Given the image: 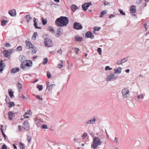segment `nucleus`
<instances>
[{
	"label": "nucleus",
	"instance_id": "6e6552de",
	"mask_svg": "<svg viewBox=\"0 0 149 149\" xmlns=\"http://www.w3.org/2000/svg\"><path fill=\"white\" fill-rule=\"evenodd\" d=\"M49 41L47 40V42L45 43V40L44 41V44L45 45L48 47H52L53 45V42L52 40L50 39H49Z\"/></svg>",
	"mask_w": 149,
	"mask_h": 149
},
{
	"label": "nucleus",
	"instance_id": "e433bc0d",
	"mask_svg": "<svg viewBox=\"0 0 149 149\" xmlns=\"http://www.w3.org/2000/svg\"><path fill=\"white\" fill-rule=\"evenodd\" d=\"M37 88L40 91H41L42 89L43 86L42 85H38L37 86Z\"/></svg>",
	"mask_w": 149,
	"mask_h": 149
},
{
	"label": "nucleus",
	"instance_id": "13d9d810",
	"mask_svg": "<svg viewBox=\"0 0 149 149\" xmlns=\"http://www.w3.org/2000/svg\"><path fill=\"white\" fill-rule=\"evenodd\" d=\"M119 11L120 12V14H121V15H125V13L122 10H120V9H119Z\"/></svg>",
	"mask_w": 149,
	"mask_h": 149
},
{
	"label": "nucleus",
	"instance_id": "412c9836",
	"mask_svg": "<svg viewBox=\"0 0 149 149\" xmlns=\"http://www.w3.org/2000/svg\"><path fill=\"white\" fill-rule=\"evenodd\" d=\"M19 60L21 62H23L26 61L25 57L23 55H21L19 57Z\"/></svg>",
	"mask_w": 149,
	"mask_h": 149
},
{
	"label": "nucleus",
	"instance_id": "bb28decb",
	"mask_svg": "<svg viewBox=\"0 0 149 149\" xmlns=\"http://www.w3.org/2000/svg\"><path fill=\"white\" fill-rule=\"evenodd\" d=\"M70 7L72 11H74V10H76L77 9H78V8L76 5L74 4L71 6Z\"/></svg>",
	"mask_w": 149,
	"mask_h": 149
},
{
	"label": "nucleus",
	"instance_id": "49530a36",
	"mask_svg": "<svg viewBox=\"0 0 149 149\" xmlns=\"http://www.w3.org/2000/svg\"><path fill=\"white\" fill-rule=\"evenodd\" d=\"M101 29L100 27L96 26L94 28V30L95 31H99Z\"/></svg>",
	"mask_w": 149,
	"mask_h": 149
},
{
	"label": "nucleus",
	"instance_id": "bf43d9fd",
	"mask_svg": "<svg viewBox=\"0 0 149 149\" xmlns=\"http://www.w3.org/2000/svg\"><path fill=\"white\" fill-rule=\"evenodd\" d=\"M74 51L75 54H77L78 52L79 51V49L78 48L75 47L74 48Z\"/></svg>",
	"mask_w": 149,
	"mask_h": 149
},
{
	"label": "nucleus",
	"instance_id": "a19ab883",
	"mask_svg": "<svg viewBox=\"0 0 149 149\" xmlns=\"http://www.w3.org/2000/svg\"><path fill=\"white\" fill-rule=\"evenodd\" d=\"M46 83V85H47V88L49 87H50L52 86H55V84H52L50 85H49V82L48 81H47Z\"/></svg>",
	"mask_w": 149,
	"mask_h": 149
},
{
	"label": "nucleus",
	"instance_id": "5701e85b",
	"mask_svg": "<svg viewBox=\"0 0 149 149\" xmlns=\"http://www.w3.org/2000/svg\"><path fill=\"white\" fill-rule=\"evenodd\" d=\"M75 40L77 41L81 42L83 40V39L81 37H79L76 36L75 37Z\"/></svg>",
	"mask_w": 149,
	"mask_h": 149
},
{
	"label": "nucleus",
	"instance_id": "473e14b6",
	"mask_svg": "<svg viewBox=\"0 0 149 149\" xmlns=\"http://www.w3.org/2000/svg\"><path fill=\"white\" fill-rule=\"evenodd\" d=\"M48 30L50 31L52 33H55V31L54 29L51 26H49L48 27Z\"/></svg>",
	"mask_w": 149,
	"mask_h": 149
},
{
	"label": "nucleus",
	"instance_id": "6ab92c4d",
	"mask_svg": "<svg viewBox=\"0 0 149 149\" xmlns=\"http://www.w3.org/2000/svg\"><path fill=\"white\" fill-rule=\"evenodd\" d=\"M122 71V68L121 67H118L116 69H114V73L119 74L121 73Z\"/></svg>",
	"mask_w": 149,
	"mask_h": 149
},
{
	"label": "nucleus",
	"instance_id": "c756f323",
	"mask_svg": "<svg viewBox=\"0 0 149 149\" xmlns=\"http://www.w3.org/2000/svg\"><path fill=\"white\" fill-rule=\"evenodd\" d=\"M107 13V12L106 10L102 11L100 13V17H102L103 15Z\"/></svg>",
	"mask_w": 149,
	"mask_h": 149
},
{
	"label": "nucleus",
	"instance_id": "dca6fc26",
	"mask_svg": "<svg viewBox=\"0 0 149 149\" xmlns=\"http://www.w3.org/2000/svg\"><path fill=\"white\" fill-rule=\"evenodd\" d=\"M19 71V68H12L11 70V73H15Z\"/></svg>",
	"mask_w": 149,
	"mask_h": 149
},
{
	"label": "nucleus",
	"instance_id": "423d86ee",
	"mask_svg": "<svg viewBox=\"0 0 149 149\" xmlns=\"http://www.w3.org/2000/svg\"><path fill=\"white\" fill-rule=\"evenodd\" d=\"M117 77V76H116L114 74H111L107 76L106 81H110L113 79H115Z\"/></svg>",
	"mask_w": 149,
	"mask_h": 149
},
{
	"label": "nucleus",
	"instance_id": "603ef678",
	"mask_svg": "<svg viewBox=\"0 0 149 149\" xmlns=\"http://www.w3.org/2000/svg\"><path fill=\"white\" fill-rule=\"evenodd\" d=\"M97 52L100 55L102 54V49L100 48H99L97 49Z\"/></svg>",
	"mask_w": 149,
	"mask_h": 149
},
{
	"label": "nucleus",
	"instance_id": "a211bd4d",
	"mask_svg": "<svg viewBox=\"0 0 149 149\" xmlns=\"http://www.w3.org/2000/svg\"><path fill=\"white\" fill-rule=\"evenodd\" d=\"M37 20V19L35 17H34L33 18V22H34V27L37 29H41V28L40 27H38L37 25V23L36 22V20Z\"/></svg>",
	"mask_w": 149,
	"mask_h": 149
},
{
	"label": "nucleus",
	"instance_id": "cd10ccee",
	"mask_svg": "<svg viewBox=\"0 0 149 149\" xmlns=\"http://www.w3.org/2000/svg\"><path fill=\"white\" fill-rule=\"evenodd\" d=\"M60 63L58 64L57 65V67L59 68H61L63 67V61L62 60L60 61Z\"/></svg>",
	"mask_w": 149,
	"mask_h": 149
},
{
	"label": "nucleus",
	"instance_id": "a18cd8bd",
	"mask_svg": "<svg viewBox=\"0 0 149 149\" xmlns=\"http://www.w3.org/2000/svg\"><path fill=\"white\" fill-rule=\"evenodd\" d=\"M3 61L2 59H1V60L0 62V68H3V67L5 66L4 65L3 66Z\"/></svg>",
	"mask_w": 149,
	"mask_h": 149
},
{
	"label": "nucleus",
	"instance_id": "39448f33",
	"mask_svg": "<svg viewBox=\"0 0 149 149\" xmlns=\"http://www.w3.org/2000/svg\"><path fill=\"white\" fill-rule=\"evenodd\" d=\"M96 119L95 116L93 117L91 119L85 122V124L87 126L88 125L93 124L96 122Z\"/></svg>",
	"mask_w": 149,
	"mask_h": 149
},
{
	"label": "nucleus",
	"instance_id": "0eeeda50",
	"mask_svg": "<svg viewBox=\"0 0 149 149\" xmlns=\"http://www.w3.org/2000/svg\"><path fill=\"white\" fill-rule=\"evenodd\" d=\"M92 4L91 2L85 3L82 5V8L84 11H86L88 7Z\"/></svg>",
	"mask_w": 149,
	"mask_h": 149
},
{
	"label": "nucleus",
	"instance_id": "3c124183",
	"mask_svg": "<svg viewBox=\"0 0 149 149\" xmlns=\"http://www.w3.org/2000/svg\"><path fill=\"white\" fill-rule=\"evenodd\" d=\"M112 69V68H110V67L108 66H106L105 68V70H111Z\"/></svg>",
	"mask_w": 149,
	"mask_h": 149
},
{
	"label": "nucleus",
	"instance_id": "4be33fe9",
	"mask_svg": "<svg viewBox=\"0 0 149 149\" xmlns=\"http://www.w3.org/2000/svg\"><path fill=\"white\" fill-rule=\"evenodd\" d=\"M26 18V21L28 22H29L32 20V18H31L30 15H27L25 16Z\"/></svg>",
	"mask_w": 149,
	"mask_h": 149
},
{
	"label": "nucleus",
	"instance_id": "ddd939ff",
	"mask_svg": "<svg viewBox=\"0 0 149 149\" xmlns=\"http://www.w3.org/2000/svg\"><path fill=\"white\" fill-rule=\"evenodd\" d=\"M130 13L132 14L136 13V6L134 5L131 6L130 8Z\"/></svg>",
	"mask_w": 149,
	"mask_h": 149
},
{
	"label": "nucleus",
	"instance_id": "e2e57ef3",
	"mask_svg": "<svg viewBox=\"0 0 149 149\" xmlns=\"http://www.w3.org/2000/svg\"><path fill=\"white\" fill-rule=\"evenodd\" d=\"M18 131L19 132H21V128H22L21 126L20 125H18Z\"/></svg>",
	"mask_w": 149,
	"mask_h": 149
},
{
	"label": "nucleus",
	"instance_id": "de8ad7c7",
	"mask_svg": "<svg viewBox=\"0 0 149 149\" xmlns=\"http://www.w3.org/2000/svg\"><path fill=\"white\" fill-rule=\"evenodd\" d=\"M127 60H128V59H127V57H126V58H123L121 60L123 63L127 61Z\"/></svg>",
	"mask_w": 149,
	"mask_h": 149
},
{
	"label": "nucleus",
	"instance_id": "37998d69",
	"mask_svg": "<svg viewBox=\"0 0 149 149\" xmlns=\"http://www.w3.org/2000/svg\"><path fill=\"white\" fill-rule=\"evenodd\" d=\"M87 135V133L85 132H84L82 136V137L83 139H84L86 138Z\"/></svg>",
	"mask_w": 149,
	"mask_h": 149
},
{
	"label": "nucleus",
	"instance_id": "b1692460",
	"mask_svg": "<svg viewBox=\"0 0 149 149\" xmlns=\"http://www.w3.org/2000/svg\"><path fill=\"white\" fill-rule=\"evenodd\" d=\"M8 118L10 120H11L13 118V113L12 111H9L8 113Z\"/></svg>",
	"mask_w": 149,
	"mask_h": 149
},
{
	"label": "nucleus",
	"instance_id": "4468645a",
	"mask_svg": "<svg viewBox=\"0 0 149 149\" xmlns=\"http://www.w3.org/2000/svg\"><path fill=\"white\" fill-rule=\"evenodd\" d=\"M35 121L38 127H39L42 123V121L40 119H36Z\"/></svg>",
	"mask_w": 149,
	"mask_h": 149
},
{
	"label": "nucleus",
	"instance_id": "2f4dec72",
	"mask_svg": "<svg viewBox=\"0 0 149 149\" xmlns=\"http://www.w3.org/2000/svg\"><path fill=\"white\" fill-rule=\"evenodd\" d=\"M18 96L19 97L22 98L24 100H25L28 99V98L22 94H19L18 95Z\"/></svg>",
	"mask_w": 149,
	"mask_h": 149
},
{
	"label": "nucleus",
	"instance_id": "5fc2aeb1",
	"mask_svg": "<svg viewBox=\"0 0 149 149\" xmlns=\"http://www.w3.org/2000/svg\"><path fill=\"white\" fill-rule=\"evenodd\" d=\"M113 142L117 144H118L119 143L118 141V138L117 137H115L113 141Z\"/></svg>",
	"mask_w": 149,
	"mask_h": 149
},
{
	"label": "nucleus",
	"instance_id": "2eb2a0df",
	"mask_svg": "<svg viewBox=\"0 0 149 149\" xmlns=\"http://www.w3.org/2000/svg\"><path fill=\"white\" fill-rule=\"evenodd\" d=\"M26 63L25 64L26 66L27 67H31L32 65V62L31 61L29 60H26Z\"/></svg>",
	"mask_w": 149,
	"mask_h": 149
},
{
	"label": "nucleus",
	"instance_id": "7ed1b4c3",
	"mask_svg": "<svg viewBox=\"0 0 149 149\" xmlns=\"http://www.w3.org/2000/svg\"><path fill=\"white\" fill-rule=\"evenodd\" d=\"M123 97L124 98H127L129 96V90L127 88H124L122 91Z\"/></svg>",
	"mask_w": 149,
	"mask_h": 149
},
{
	"label": "nucleus",
	"instance_id": "338daca9",
	"mask_svg": "<svg viewBox=\"0 0 149 149\" xmlns=\"http://www.w3.org/2000/svg\"><path fill=\"white\" fill-rule=\"evenodd\" d=\"M57 53H59L60 55H61L62 54V49H61L60 50H58L57 51Z\"/></svg>",
	"mask_w": 149,
	"mask_h": 149
},
{
	"label": "nucleus",
	"instance_id": "a878e982",
	"mask_svg": "<svg viewBox=\"0 0 149 149\" xmlns=\"http://www.w3.org/2000/svg\"><path fill=\"white\" fill-rule=\"evenodd\" d=\"M17 87L18 88L19 91L20 92L22 91V85L19 82H18Z\"/></svg>",
	"mask_w": 149,
	"mask_h": 149
},
{
	"label": "nucleus",
	"instance_id": "c03bdc74",
	"mask_svg": "<svg viewBox=\"0 0 149 149\" xmlns=\"http://www.w3.org/2000/svg\"><path fill=\"white\" fill-rule=\"evenodd\" d=\"M15 105L14 103L13 102H10V105L9 106V108H10L12 107Z\"/></svg>",
	"mask_w": 149,
	"mask_h": 149
},
{
	"label": "nucleus",
	"instance_id": "393cba45",
	"mask_svg": "<svg viewBox=\"0 0 149 149\" xmlns=\"http://www.w3.org/2000/svg\"><path fill=\"white\" fill-rule=\"evenodd\" d=\"M8 91H9L8 93H9V95L10 97L11 98H14V96L13 95L14 92L12 91H11V90H10V91L9 89H8Z\"/></svg>",
	"mask_w": 149,
	"mask_h": 149
},
{
	"label": "nucleus",
	"instance_id": "09e8293b",
	"mask_svg": "<svg viewBox=\"0 0 149 149\" xmlns=\"http://www.w3.org/2000/svg\"><path fill=\"white\" fill-rule=\"evenodd\" d=\"M137 98L138 99H140L141 98L142 99H143V95L141 94L138 95Z\"/></svg>",
	"mask_w": 149,
	"mask_h": 149
},
{
	"label": "nucleus",
	"instance_id": "f704fd0d",
	"mask_svg": "<svg viewBox=\"0 0 149 149\" xmlns=\"http://www.w3.org/2000/svg\"><path fill=\"white\" fill-rule=\"evenodd\" d=\"M42 21L43 25H45L47 24V20L46 19H45L42 17Z\"/></svg>",
	"mask_w": 149,
	"mask_h": 149
},
{
	"label": "nucleus",
	"instance_id": "7c9ffc66",
	"mask_svg": "<svg viewBox=\"0 0 149 149\" xmlns=\"http://www.w3.org/2000/svg\"><path fill=\"white\" fill-rule=\"evenodd\" d=\"M26 66L25 65H24L23 63H22L20 65V67L24 70H26Z\"/></svg>",
	"mask_w": 149,
	"mask_h": 149
},
{
	"label": "nucleus",
	"instance_id": "f3484780",
	"mask_svg": "<svg viewBox=\"0 0 149 149\" xmlns=\"http://www.w3.org/2000/svg\"><path fill=\"white\" fill-rule=\"evenodd\" d=\"M62 31L63 30H62V29L61 28H58L57 31V33L56 34V36L58 37L61 34Z\"/></svg>",
	"mask_w": 149,
	"mask_h": 149
},
{
	"label": "nucleus",
	"instance_id": "72a5a7b5",
	"mask_svg": "<svg viewBox=\"0 0 149 149\" xmlns=\"http://www.w3.org/2000/svg\"><path fill=\"white\" fill-rule=\"evenodd\" d=\"M0 130L1 132V133H2V134H3V137L4 139H6V135H5V133H4V132L3 131V128H2V127H1Z\"/></svg>",
	"mask_w": 149,
	"mask_h": 149
},
{
	"label": "nucleus",
	"instance_id": "680f3d73",
	"mask_svg": "<svg viewBox=\"0 0 149 149\" xmlns=\"http://www.w3.org/2000/svg\"><path fill=\"white\" fill-rule=\"evenodd\" d=\"M27 141L29 143H30L31 141V138L30 136H27Z\"/></svg>",
	"mask_w": 149,
	"mask_h": 149
},
{
	"label": "nucleus",
	"instance_id": "8fccbe9b",
	"mask_svg": "<svg viewBox=\"0 0 149 149\" xmlns=\"http://www.w3.org/2000/svg\"><path fill=\"white\" fill-rule=\"evenodd\" d=\"M41 128L43 129H47V126L46 125H43L41 127Z\"/></svg>",
	"mask_w": 149,
	"mask_h": 149
},
{
	"label": "nucleus",
	"instance_id": "58836bf2",
	"mask_svg": "<svg viewBox=\"0 0 149 149\" xmlns=\"http://www.w3.org/2000/svg\"><path fill=\"white\" fill-rule=\"evenodd\" d=\"M33 49L32 50L31 53L32 54H35L37 52V50H36V48L35 47L33 48H31Z\"/></svg>",
	"mask_w": 149,
	"mask_h": 149
},
{
	"label": "nucleus",
	"instance_id": "9b49d317",
	"mask_svg": "<svg viewBox=\"0 0 149 149\" xmlns=\"http://www.w3.org/2000/svg\"><path fill=\"white\" fill-rule=\"evenodd\" d=\"M8 14L11 16H15L16 15V10L15 9H13L8 11Z\"/></svg>",
	"mask_w": 149,
	"mask_h": 149
},
{
	"label": "nucleus",
	"instance_id": "c9c22d12",
	"mask_svg": "<svg viewBox=\"0 0 149 149\" xmlns=\"http://www.w3.org/2000/svg\"><path fill=\"white\" fill-rule=\"evenodd\" d=\"M19 145L20 149H25L24 146L23 145L22 142H20L19 143Z\"/></svg>",
	"mask_w": 149,
	"mask_h": 149
},
{
	"label": "nucleus",
	"instance_id": "1a4fd4ad",
	"mask_svg": "<svg viewBox=\"0 0 149 149\" xmlns=\"http://www.w3.org/2000/svg\"><path fill=\"white\" fill-rule=\"evenodd\" d=\"M85 36L87 38H90L91 39L94 38V36L92 33L89 31H87L86 34Z\"/></svg>",
	"mask_w": 149,
	"mask_h": 149
},
{
	"label": "nucleus",
	"instance_id": "774afa93",
	"mask_svg": "<svg viewBox=\"0 0 149 149\" xmlns=\"http://www.w3.org/2000/svg\"><path fill=\"white\" fill-rule=\"evenodd\" d=\"M141 2V0H137L136 1V3L137 4H139Z\"/></svg>",
	"mask_w": 149,
	"mask_h": 149
},
{
	"label": "nucleus",
	"instance_id": "aec40b11",
	"mask_svg": "<svg viewBox=\"0 0 149 149\" xmlns=\"http://www.w3.org/2000/svg\"><path fill=\"white\" fill-rule=\"evenodd\" d=\"M42 37L44 40V41L45 40V43H46L47 42V40H48V41H49V35L47 34H44L42 35Z\"/></svg>",
	"mask_w": 149,
	"mask_h": 149
},
{
	"label": "nucleus",
	"instance_id": "20e7f679",
	"mask_svg": "<svg viewBox=\"0 0 149 149\" xmlns=\"http://www.w3.org/2000/svg\"><path fill=\"white\" fill-rule=\"evenodd\" d=\"M73 28L76 30H80L82 29L81 24L80 23L76 22L74 23Z\"/></svg>",
	"mask_w": 149,
	"mask_h": 149
},
{
	"label": "nucleus",
	"instance_id": "f03ea898",
	"mask_svg": "<svg viewBox=\"0 0 149 149\" xmlns=\"http://www.w3.org/2000/svg\"><path fill=\"white\" fill-rule=\"evenodd\" d=\"M101 144L102 142L99 138L97 136L93 138L91 148L93 149H96L97 147L100 145Z\"/></svg>",
	"mask_w": 149,
	"mask_h": 149
},
{
	"label": "nucleus",
	"instance_id": "6e6d98bb",
	"mask_svg": "<svg viewBox=\"0 0 149 149\" xmlns=\"http://www.w3.org/2000/svg\"><path fill=\"white\" fill-rule=\"evenodd\" d=\"M30 115V113H29L26 112L25 113V114L24 115V118H29V116H27V115Z\"/></svg>",
	"mask_w": 149,
	"mask_h": 149
},
{
	"label": "nucleus",
	"instance_id": "4c0bfd02",
	"mask_svg": "<svg viewBox=\"0 0 149 149\" xmlns=\"http://www.w3.org/2000/svg\"><path fill=\"white\" fill-rule=\"evenodd\" d=\"M47 61H48L47 58H45L43 59L42 63L43 65H45L47 63Z\"/></svg>",
	"mask_w": 149,
	"mask_h": 149
},
{
	"label": "nucleus",
	"instance_id": "864d4df0",
	"mask_svg": "<svg viewBox=\"0 0 149 149\" xmlns=\"http://www.w3.org/2000/svg\"><path fill=\"white\" fill-rule=\"evenodd\" d=\"M47 76L48 78H50L51 77V74L49 72L47 71Z\"/></svg>",
	"mask_w": 149,
	"mask_h": 149
},
{
	"label": "nucleus",
	"instance_id": "69168bd1",
	"mask_svg": "<svg viewBox=\"0 0 149 149\" xmlns=\"http://www.w3.org/2000/svg\"><path fill=\"white\" fill-rule=\"evenodd\" d=\"M2 149H7V147L5 144H4L2 146Z\"/></svg>",
	"mask_w": 149,
	"mask_h": 149
},
{
	"label": "nucleus",
	"instance_id": "c85d7f7f",
	"mask_svg": "<svg viewBox=\"0 0 149 149\" xmlns=\"http://www.w3.org/2000/svg\"><path fill=\"white\" fill-rule=\"evenodd\" d=\"M8 53L9 52L8 51L4 50L3 53L4 55V56L6 57H8L10 56Z\"/></svg>",
	"mask_w": 149,
	"mask_h": 149
},
{
	"label": "nucleus",
	"instance_id": "f8f14e48",
	"mask_svg": "<svg viewBox=\"0 0 149 149\" xmlns=\"http://www.w3.org/2000/svg\"><path fill=\"white\" fill-rule=\"evenodd\" d=\"M26 43L28 49L33 48L35 47L34 45H32L31 42L29 41H26Z\"/></svg>",
	"mask_w": 149,
	"mask_h": 149
},
{
	"label": "nucleus",
	"instance_id": "052dcab7",
	"mask_svg": "<svg viewBox=\"0 0 149 149\" xmlns=\"http://www.w3.org/2000/svg\"><path fill=\"white\" fill-rule=\"evenodd\" d=\"M122 63H122V61L121 60H119L116 63V64L118 65H120V64H121Z\"/></svg>",
	"mask_w": 149,
	"mask_h": 149
},
{
	"label": "nucleus",
	"instance_id": "9d476101",
	"mask_svg": "<svg viewBox=\"0 0 149 149\" xmlns=\"http://www.w3.org/2000/svg\"><path fill=\"white\" fill-rule=\"evenodd\" d=\"M23 128L25 130H28L29 128V124L27 121H24L23 123Z\"/></svg>",
	"mask_w": 149,
	"mask_h": 149
},
{
	"label": "nucleus",
	"instance_id": "ea45409f",
	"mask_svg": "<svg viewBox=\"0 0 149 149\" xmlns=\"http://www.w3.org/2000/svg\"><path fill=\"white\" fill-rule=\"evenodd\" d=\"M8 22V21L5 20H3L1 22V25L2 26L5 25L6 23Z\"/></svg>",
	"mask_w": 149,
	"mask_h": 149
},
{
	"label": "nucleus",
	"instance_id": "f257e3e1",
	"mask_svg": "<svg viewBox=\"0 0 149 149\" xmlns=\"http://www.w3.org/2000/svg\"><path fill=\"white\" fill-rule=\"evenodd\" d=\"M55 23L58 26H67L68 24L69 20L66 17L61 16L56 19Z\"/></svg>",
	"mask_w": 149,
	"mask_h": 149
},
{
	"label": "nucleus",
	"instance_id": "79ce46f5",
	"mask_svg": "<svg viewBox=\"0 0 149 149\" xmlns=\"http://www.w3.org/2000/svg\"><path fill=\"white\" fill-rule=\"evenodd\" d=\"M37 34V32H34L33 35V37L32 38V39L33 40H35L36 39V35Z\"/></svg>",
	"mask_w": 149,
	"mask_h": 149
},
{
	"label": "nucleus",
	"instance_id": "0e129e2a",
	"mask_svg": "<svg viewBox=\"0 0 149 149\" xmlns=\"http://www.w3.org/2000/svg\"><path fill=\"white\" fill-rule=\"evenodd\" d=\"M36 97L38 99H39V100L41 101L42 100V98L40 97V96L39 95H37L36 96Z\"/></svg>",
	"mask_w": 149,
	"mask_h": 149
},
{
	"label": "nucleus",
	"instance_id": "4d7b16f0",
	"mask_svg": "<svg viewBox=\"0 0 149 149\" xmlns=\"http://www.w3.org/2000/svg\"><path fill=\"white\" fill-rule=\"evenodd\" d=\"M17 51H21L22 49V47L21 46L18 47L17 48Z\"/></svg>",
	"mask_w": 149,
	"mask_h": 149
}]
</instances>
